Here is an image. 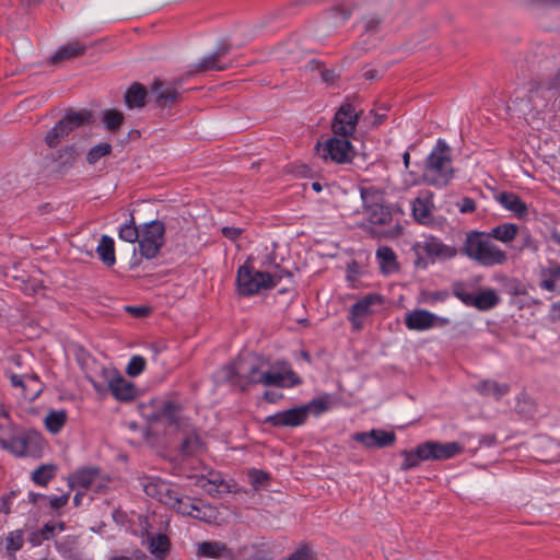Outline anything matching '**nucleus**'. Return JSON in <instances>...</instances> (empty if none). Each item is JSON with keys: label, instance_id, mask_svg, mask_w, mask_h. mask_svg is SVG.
Returning a JSON list of instances; mask_svg holds the SVG:
<instances>
[{"label": "nucleus", "instance_id": "nucleus-18", "mask_svg": "<svg viewBox=\"0 0 560 560\" xmlns=\"http://www.w3.org/2000/svg\"><path fill=\"white\" fill-rule=\"evenodd\" d=\"M384 299L382 295L372 293L368 294L352 305L350 311V320L353 326L359 329L361 327L360 319L373 312V307L376 305H382Z\"/></svg>", "mask_w": 560, "mask_h": 560}, {"label": "nucleus", "instance_id": "nucleus-8", "mask_svg": "<svg viewBox=\"0 0 560 560\" xmlns=\"http://www.w3.org/2000/svg\"><path fill=\"white\" fill-rule=\"evenodd\" d=\"M165 228L161 221L144 223L140 229L139 252L147 259L154 258L164 244Z\"/></svg>", "mask_w": 560, "mask_h": 560}, {"label": "nucleus", "instance_id": "nucleus-6", "mask_svg": "<svg viewBox=\"0 0 560 560\" xmlns=\"http://www.w3.org/2000/svg\"><path fill=\"white\" fill-rule=\"evenodd\" d=\"M45 442L42 434L36 430L14 431L7 451L16 457L40 456Z\"/></svg>", "mask_w": 560, "mask_h": 560}, {"label": "nucleus", "instance_id": "nucleus-52", "mask_svg": "<svg viewBox=\"0 0 560 560\" xmlns=\"http://www.w3.org/2000/svg\"><path fill=\"white\" fill-rule=\"evenodd\" d=\"M457 207L462 213H471L476 209V203L471 198L465 197L457 203Z\"/></svg>", "mask_w": 560, "mask_h": 560}, {"label": "nucleus", "instance_id": "nucleus-59", "mask_svg": "<svg viewBox=\"0 0 560 560\" xmlns=\"http://www.w3.org/2000/svg\"><path fill=\"white\" fill-rule=\"evenodd\" d=\"M28 393H30V389H28V386L24 385L20 387V389L18 390V395L25 399V400H28L30 401V398H28Z\"/></svg>", "mask_w": 560, "mask_h": 560}, {"label": "nucleus", "instance_id": "nucleus-62", "mask_svg": "<svg viewBox=\"0 0 560 560\" xmlns=\"http://www.w3.org/2000/svg\"><path fill=\"white\" fill-rule=\"evenodd\" d=\"M444 296H445V294H442V293H433L430 295V298L427 301L433 302V301H438V300H443Z\"/></svg>", "mask_w": 560, "mask_h": 560}, {"label": "nucleus", "instance_id": "nucleus-61", "mask_svg": "<svg viewBox=\"0 0 560 560\" xmlns=\"http://www.w3.org/2000/svg\"><path fill=\"white\" fill-rule=\"evenodd\" d=\"M83 495H84V492H83V491H81V490H78V491H77V493H75V495H74V498H73V503H74V505H77V506H78V505H80V504H81V500H82Z\"/></svg>", "mask_w": 560, "mask_h": 560}, {"label": "nucleus", "instance_id": "nucleus-60", "mask_svg": "<svg viewBox=\"0 0 560 560\" xmlns=\"http://www.w3.org/2000/svg\"><path fill=\"white\" fill-rule=\"evenodd\" d=\"M128 311L137 316H142L147 313V310L140 307H128Z\"/></svg>", "mask_w": 560, "mask_h": 560}, {"label": "nucleus", "instance_id": "nucleus-33", "mask_svg": "<svg viewBox=\"0 0 560 560\" xmlns=\"http://www.w3.org/2000/svg\"><path fill=\"white\" fill-rule=\"evenodd\" d=\"M518 226L514 223H503L493 228L488 234L491 238L502 243H509L515 238Z\"/></svg>", "mask_w": 560, "mask_h": 560}, {"label": "nucleus", "instance_id": "nucleus-9", "mask_svg": "<svg viewBox=\"0 0 560 560\" xmlns=\"http://www.w3.org/2000/svg\"><path fill=\"white\" fill-rule=\"evenodd\" d=\"M91 121V114L85 109L69 112L58 121L46 135L45 142L48 147L54 148L59 140L72 130Z\"/></svg>", "mask_w": 560, "mask_h": 560}, {"label": "nucleus", "instance_id": "nucleus-28", "mask_svg": "<svg viewBox=\"0 0 560 560\" xmlns=\"http://www.w3.org/2000/svg\"><path fill=\"white\" fill-rule=\"evenodd\" d=\"M499 301L500 298L493 289H485L476 293L471 306L479 311H488L494 307Z\"/></svg>", "mask_w": 560, "mask_h": 560}, {"label": "nucleus", "instance_id": "nucleus-15", "mask_svg": "<svg viewBox=\"0 0 560 560\" xmlns=\"http://www.w3.org/2000/svg\"><path fill=\"white\" fill-rule=\"evenodd\" d=\"M307 419L306 407L298 406L291 409L282 410L266 418V423L272 427L295 428L302 425Z\"/></svg>", "mask_w": 560, "mask_h": 560}, {"label": "nucleus", "instance_id": "nucleus-17", "mask_svg": "<svg viewBox=\"0 0 560 560\" xmlns=\"http://www.w3.org/2000/svg\"><path fill=\"white\" fill-rule=\"evenodd\" d=\"M352 440L361 443L366 448H382L390 446L396 441L394 432L373 429L369 432H357L352 434Z\"/></svg>", "mask_w": 560, "mask_h": 560}, {"label": "nucleus", "instance_id": "nucleus-11", "mask_svg": "<svg viewBox=\"0 0 560 560\" xmlns=\"http://www.w3.org/2000/svg\"><path fill=\"white\" fill-rule=\"evenodd\" d=\"M451 323L450 318L439 316L423 308L412 310L405 315V325L409 330L424 331L441 328Z\"/></svg>", "mask_w": 560, "mask_h": 560}, {"label": "nucleus", "instance_id": "nucleus-20", "mask_svg": "<svg viewBox=\"0 0 560 560\" xmlns=\"http://www.w3.org/2000/svg\"><path fill=\"white\" fill-rule=\"evenodd\" d=\"M228 48L222 46L217 48L214 51L206 55L197 65L200 71H222L231 66V61L228 60L226 54Z\"/></svg>", "mask_w": 560, "mask_h": 560}, {"label": "nucleus", "instance_id": "nucleus-56", "mask_svg": "<svg viewBox=\"0 0 560 560\" xmlns=\"http://www.w3.org/2000/svg\"><path fill=\"white\" fill-rule=\"evenodd\" d=\"M10 497H3L0 500V513L9 514L10 513Z\"/></svg>", "mask_w": 560, "mask_h": 560}, {"label": "nucleus", "instance_id": "nucleus-12", "mask_svg": "<svg viewBox=\"0 0 560 560\" xmlns=\"http://www.w3.org/2000/svg\"><path fill=\"white\" fill-rule=\"evenodd\" d=\"M102 375L112 395L120 401H127L136 396L135 385L127 381L118 371L102 369Z\"/></svg>", "mask_w": 560, "mask_h": 560}, {"label": "nucleus", "instance_id": "nucleus-31", "mask_svg": "<svg viewBox=\"0 0 560 560\" xmlns=\"http://www.w3.org/2000/svg\"><path fill=\"white\" fill-rule=\"evenodd\" d=\"M477 389L485 396H491L494 398H501L509 393L510 387L508 384H500L492 380L482 381L477 385Z\"/></svg>", "mask_w": 560, "mask_h": 560}, {"label": "nucleus", "instance_id": "nucleus-27", "mask_svg": "<svg viewBox=\"0 0 560 560\" xmlns=\"http://www.w3.org/2000/svg\"><path fill=\"white\" fill-rule=\"evenodd\" d=\"M96 253L102 262L112 267L116 262L114 240L110 236L103 235L96 246Z\"/></svg>", "mask_w": 560, "mask_h": 560}, {"label": "nucleus", "instance_id": "nucleus-48", "mask_svg": "<svg viewBox=\"0 0 560 560\" xmlns=\"http://www.w3.org/2000/svg\"><path fill=\"white\" fill-rule=\"evenodd\" d=\"M454 295L460 300L466 306H471L476 293L470 292L464 285L457 284L454 287Z\"/></svg>", "mask_w": 560, "mask_h": 560}, {"label": "nucleus", "instance_id": "nucleus-4", "mask_svg": "<svg viewBox=\"0 0 560 560\" xmlns=\"http://www.w3.org/2000/svg\"><path fill=\"white\" fill-rule=\"evenodd\" d=\"M281 280L279 272L269 273L254 269L247 262L237 270V291L242 295H254L276 287Z\"/></svg>", "mask_w": 560, "mask_h": 560}, {"label": "nucleus", "instance_id": "nucleus-32", "mask_svg": "<svg viewBox=\"0 0 560 560\" xmlns=\"http://www.w3.org/2000/svg\"><path fill=\"white\" fill-rule=\"evenodd\" d=\"M196 486L201 488L205 492L209 494H217L222 491L223 488H226L222 480L219 478L217 474L210 472L209 477L199 476L196 477Z\"/></svg>", "mask_w": 560, "mask_h": 560}, {"label": "nucleus", "instance_id": "nucleus-21", "mask_svg": "<svg viewBox=\"0 0 560 560\" xmlns=\"http://www.w3.org/2000/svg\"><path fill=\"white\" fill-rule=\"evenodd\" d=\"M100 478V471L96 468H82L73 472L68 477V483L71 489L81 488L83 490H86L91 488L92 486H96L97 488L100 485L97 483V480Z\"/></svg>", "mask_w": 560, "mask_h": 560}, {"label": "nucleus", "instance_id": "nucleus-35", "mask_svg": "<svg viewBox=\"0 0 560 560\" xmlns=\"http://www.w3.org/2000/svg\"><path fill=\"white\" fill-rule=\"evenodd\" d=\"M148 548L155 558H163L170 548V540L167 536L158 534L148 537Z\"/></svg>", "mask_w": 560, "mask_h": 560}, {"label": "nucleus", "instance_id": "nucleus-2", "mask_svg": "<svg viewBox=\"0 0 560 560\" xmlns=\"http://www.w3.org/2000/svg\"><path fill=\"white\" fill-rule=\"evenodd\" d=\"M462 252L469 259L486 267L501 265L506 260V254L491 242L489 234L479 231L467 233Z\"/></svg>", "mask_w": 560, "mask_h": 560}, {"label": "nucleus", "instance_id": "nucleus-42", "mask_svg": "<svg viewBox=\"0 0 560 560\" xmlns=\"http://www.w3.org/2000/svg\"><path fill=\"white\" fill-rule=\"evenodd\" d=\"M110 152L112 145L107 142H101L89 150L86 161L91 165L96 164L103 156L108 155Z\"/></svg>", "mask_w": 560, "mask_h": 560}, {"label": "nucleus", "instance_id": "nucleus-58", "mask_svg": "<svg viewBox=\"0 0 560 560\" xmlns=\"http://www.w3.org/2000/svg\"><path fill=\"white\" fill-rule=\"evenodd\" d=\"M90 382H91L93 388L96 390V393H98L100 395H104L106 393L107 386H105L92 378H90Z\"/></svg>", "mask_w": 560, "mask_h": 560}, {"label": "nucleus", "instance_id": "nucleus-23", "mask_svg": "<svg viewBox=\"0 0 560 560\" xmlns=\"http://www.w3.org/2000/svg\"><path fill=\"white\" fill-rule=\"evenodd\" d=\"M376 260L384 275L398 271L399 265L395 252L388 246H381L376 250Z\"/></svg>", "mask_w": 560, "mask_h": 560}, {"label": "nucleus", "instance_id": "nucleus-46", "mask_svg": "<svg viewBox=\"0 0 560 560\" xmlns=\"http://www.w3.org/2000/svg\"><path fill=\"white\" fill-rule=\"evenodd\" d=\"M201 450L202 444L200 440L195 435L185 439L182 445V451L186 456L198 454Z\"/></svg>", "mask_w": 560, "mask_h": 560}, {"label": "nucleus", "instance_id": "nucleus-10", "mask_svg": "<svg viewBox=\"0 0 560 560\" xmlns=\"http://www.w3.org/2000/svg\"><path fill=\"white\" fill-rule=\"evenodd\" d=\"M412 249L418 257V265L424 255L432 260H445L455 257L457 253L455 247L445 245L433 236H425L422 241L416 242Z\"/></svg>", "mask_w": 560, "mask_h": 560}, {"label": "nucleus", "instance_id": "nucleus-7", "mask_svg": "<svg viewBox=\"0 0 560 560\" xmlns=\"http://www.w3.org/2000/svg\"><path fill=\"white\" fill-rule=\"evenodd\" d=\"M360 194L364 205V215L372 224H387L392 220L390 211L384 206L382 190L373 186L361 187Z\"/></svg>", "mask_w": 560, "mask_h": 560}, {"label": "nucleus", "instance_id": "nucleus-57", "mask_svg": "<svg viewBox=\"0 0 560 560\" xmlns=\"http://www.w3.org/2000/svg\"><path fill=\"white\" fill-rule=\"evenodd\" d=\"M307 551L305 549H300L295 553L291 555L288 560H306Z\"/></svg>", "mask_w": 560, "mask_h": 560}, {"label": "nucleus", "instance_id": "nucleus-24", "mask_svg": "<svg viewBox=\"0 0 560 560\" xmlns=\"http://www.w3.org/2000/svg\"><path fill=\"white\" fill-rule=\"evenodd\" d=\"M68 413L65 409H54L48 411L44 418V425L51 434H58L65 427Z\"/></svg>", "mask_w": 560, "mask_h": 560}, {"label": "nucleus", "instance_id": "nucleus-51", "mask_svg": "<svg viewBox=\"0 0 560 560\" xmlns=\"http://www.w3.org/2000/svg\"><path fill=\"white\" fill-rule=\"evenodd\" d=\"M268 475L261 470L253 469L248 472L250 483L257 488L267 480Z\"/></svg>", "mask_w": 560, "mask_h": 560}, {"label": "nucleus", "instance_id": "nucleus-3", "mask_svg": "<svg viewBox=\"0 0 560 560\" xmlns=\"http://www.w3.org/2000/svg\"><path fill=\"white\" fill-rule=\"evenodd\" d=\"M453 173L451 150L444 141L439 140L427 158L423 179L432 186L443 187L452 180Z\"/></svg>", "mask_w": 560, "mask_h": 560}, {"label": "nucleus", "instance_id": "nucleus-53", "mask_svg": "<svg viewBox=\"0 0 560 560\" xmlns=\"http://www.w3.org/2000/svg\"><path fill=\"white\" fill-rule=\"evenodd\" d=\"M69 501V493H65L62 495H52L49 499L50 506L52 509H60L65 506Z\"/></svg>", "mask_w": 560, "mask_h": 560}, {"label": "nucleus", "instance_id": "nucleus-45", "mask_svg": "<svg viewBox=\"0 0 560 560\" xmlns=\"http://www.w3.org/2000/svg\"><path fill=\"white\" fill-rule=\"evenodd\" d=\"M55 476V467L43 465L33 472V481L46 486Z\"/></svg>", "mask_w": 560, "mask_h": 560}, {"label": "nucleus", "instance_id": "nucleus-25", "mask_svg": "<svg viewBox=\"0 0 560 560\" xmlns=\"http://www.w3.org/2000/svg\"><path fill=\"white\" fill-rule=\"evenodd\" d=\"M540 287L547 291H556L557 282H560V264L550 262L540 271Z\"/></svg>", "mask_w": 560, "mask_h": 560}, {"label": "nucleus", "instance_id": "nucleus-40", "mask_svg": "<svg viewBox=\"0 0 560 560\" xmlns=\"http://www.w3.org/2000/svg\"><path fill=\"white\" fill-rule=\"evenodd\" d=\"M15 428L5 412L0 413V446L7 451V446L14 434Z\"/></svg>", "mask_w": 560, "mask_h": 560}, {"label": "nucleus", "instance_id": "nucleus-63", "mask_svg": "<svg viewBox=\"0 0 560 560\" xmlns=\"http://www.w3.org/2000/svg\"><path fill=\"white\" fill-rule=\"evenodd\" d=\"M264 397H265V399H266L267 401H270V402H275V401H276V398H277V397H276V395H275L273 393H271V392H266V393L264 394Z\"/></svg>", "mask_w": 560, "mask_h": 560}, {"label": "nucleus", "instance_id": "nucleus-34", "mask_svg": "<svg viewBox=\"0 0 560 560\" xmlns=\"http://www.w3.org/2000/svg\"><path fill=\"white\" fill-rule=\"evenodd\" d=\"M423 448V443H421L412 451H402L401 456L404 457V462L401 469L409 470L417 467L421 462L428 460V458L424 457V453L421 451Z\"/></svg>", "mask_w": 560, "mask_h": 560}, {"label": "nucleus", "instance_id": "nucleus-49", "mask_svg": "<svg viewBox=\"0 0 560 560\" xmlns=\"http://www.w3.org/2000/svg\"><path fill=\"white\" fill-rule=\"evenodd\" d=\"M63 528L65 527H63L62 523H56V522L47 523L42 530V536L44 539L48 540L54 537L56 532L60 533L63 530Z\"/></svg>", "mask_w": 560, "mask_h": 560}, {"label": "nucleus", "instance_id": "nucleus-50", "mask_svg": "<svg viewBox=\"0 0 560 560\" xmlns=\"http://www.w3.org/2000/svg\"><path fill=\"white\" fill-rule=\"evenodd\" d=\"M303 407H306L307 416L310 415V412L319 415L326 410L327 404L323 399H313L308 404L303 405Z\"/></svg>", "mask_w": 560, "mask_h": 560}, {"label": "nucleus", "instance_id": "nucleus-16", "mask_svg": "<svg viewBox=\"0 0 560 560\" xmlns=\"http://www.w3.org/2000/svg\"><path fill=\"white\" fill-rule=\"evenodd\" d=\"M143 490L148 497L154 498L165 505L177 502V492L173 487L159 478H149L143 482Z\"/></svg>", "mask_w": 560, "mask_h": 560}, {"label": "nucleus", "instance_id": "nucleus-41", "mask_svg": "<svg viewBox=\"0 0 560 560\" xmlns=\"http://www.w3.org/2000/svg\"><path fill=\"white\" fill-rule=\"evenodd\" d=\"M118 236L121 241L128 243L139 242L140 230L135 225L133 218L131 217L129 222L120 226Z\"/></svg>", "mask_w": 560, "mask_h": 560}, {"label": "nucleus", "instance_id": "nucleus-13", "mask_svg": "<svg viewBox=\"0 0 560 560\" xmlns=\"http://www.w3.org/2000/svg\"><path fill=\"white\" fill-rule=\"evenodd\" d=\"M358 125V113L351 104H343L335 114L331 130L334 135L350 138Z\"/></svg>", "mask_w": 560, "mask_h": 560}, {"label": "nucleus", "instance_id": "nucleus-19", "mask_svg": "<svg viewBox=\"0 0 560 560\" xmlns=\"http://www.w3.org/2000/svg\"><path fill=\"white\" fill-rule=\"evenodd\" d=\"M5 376L10 380V384L16 390L20 389L21 386H28L30 393L28 398L30 401L35 400L40 393L43 392V384L39 381V377L36 374H15L12 372H5Z\"/></svg>", "mask_w": 560, "mask_h": 560}, {"label": "nucleus", "instance_id": "nucleus-38", "mask_svg": "<svg viewBox=\"0 0 560 560\" xmlns=\"http://www.w3.org/2000/svg\"><path fill=\"white\" fill-rule=\"evenodd\" d=\"M85 50V47L80 43H68L58 48L52 57V61L65 60L80 56Z\"/></svg>", "mask_w": 560, "mask_h": 560}, {"label": "nucleus", "instance_id": "nucleus-43", "mask_svg": "<svg viewBox=\"0 0 560 560\" xmlns=\"http://www.w3.org/2000/svg\"><path fill=\"white\" fill-rule=\"evenodd\" d=\"M124 115L116 109H106L103 112V122L108 130H116L122 124Z\"/></svg>", "mask_w": 560, "mask_h": 560}, {"label": "nucleus", "instance_id": "nucleus-44", "mask_svg": "<svg viewBox=\"0 0 560 560\" xmlns=\"http://www.w3.org/2000/svg\"><path fill=\"white\" fill-rule=\"evenodd\" d=\"M225 546L220 542H202L198 546V553L203 557L217 558L224 553Z\"/></svg>", "mask_w": 560, "mask_h": 560}, {"label": "nucleus", "instance_id": "nucleus-47", "mask_svg": "<svg viewBox=\"0 0 560 560\" xmlns=\"http://www.w3.org/2000/svg\"><path fill=\"white\" fill-rule=\"evenodd\" d=\"M145 368V360L140 355H133L127 364L126 372L129 376L140 375Z\"/></svg>", "mask_w": 560, "mask_h": 560}, {"label": "nucleus", "instance_id": "nucleus-29", "mask_svg": "<svg viewBox=\"0 0 560 560\" xmlns=\"http://www.w3.org/2000/svg\"><path fill=\"white\" fill-rule=\"evenodd\" d=\"M431 196L418 197L412 202V213L415 219L420 223H428L431 218Z\"/></svg>", "mask_w": 560, "mask_h": 560}, {"label": "nucleus", "instance_id": "nucleus-37", "mask_svg": "<svg viewBox=\"0 0 560 560\" xmlns=\"http://www.w3.org/2000/svg\"><path fill=\"white\" fill-rule=\"evenodd\" d=\"M147 92L140 84L131 85L126 94L125 102L128 108L141 107L144 104Z\"/></svg>", "mask_w": 560, "mask_h": 560}, {"label": "nucleus", "instance_id": "nucleus-5", "mask_svg": "<svg viewBox=\"0 0 560 560\" xmlns=\"http://www.w3.org/2000/svg\"><path fill=\"white\" fill-rule=\"evenodd\" d=\"M315 149L318 156L324 161L337 164L350 163L355 156L350 139L336 135L324 142H318Z\"/></svg>", "mask_w": 560, "mask_h": 560}, {"label": "nucleus", "instance_id": "nucleus-14", "mask_svg": "<svg viewBox=\"0 0 560 560\" xmlns=\"http://www.w3.org/2000/svg\"><path fill=\"white\" fill-rule=\"evenodd\" d=\"M424 457L428 460H446L453 458L464 451V445L458 442L440 443L436 441H428L423 443Z\"/></svg>", "mask_w": 560, "mask_h": 560}, {"label": "nucleus", "instance_id": "nucleus-1", "mask_svg": "<svg viewBox=\"0 0 560 560\" xmlns=\"http://www.w3.org/2000/svg\"><path fill=\"white\" fill-rule=\"evenodd\" d=\"M220 378L232 382L241 389L258 384L266 387H292L301 382L287 363L277 362L270 365L268 361L254 354L240 358L223 368Z\"/></svg>", "mask_w": 560, "mask_h": 560}, {"label": "nucleus", "instance_id": "nucleus-54", "mask_svg": "<svg viewBox=\"0 0 560 560\" xmlns=\"http://www.w3.org/2000/svg\"><path fill=\"white\" fill-rule=\"evenodd\" d=\"M222 233L225 237L230 240H236L241 235L242 230L234 226H224L222 229Z\"/></svg>", "mask_w": 560, "mask_h": 560}, {"label": "nucleus", "instance_id": "nucleus-55", "mask_svg": "<svg viewBox=\"0 0 560 560\" xmlns=\"http://www.w3.org/2000/svg\"><path fill=\"white\" fill-rule=\"evenodd\" d=\"M380 24V20L376 18H370L364 21V28L369 32H372Z\"/></svg>", "mask_w": 560, "mask_h": 560}, {"label": "nucleus", "instance_id": "nucleus-39", "mask_svg": "<svg viewBox=\"0 0 560 560\" xmlns=\"http://www.w3.org/2000/svg\"><path fill=\"white\" fill-rule=\"evenodd\" d=\"M152 92L159 100H163L166 102H172L176 100L178 95V91L174 85L161 81L154 82L152 86Z\"/></svg>", "mask_w": 560, "mask_h": 560}, {"label": "nucleus", "instance_id": "nucleus-30", "mask_svg": "<svg viewBox=\"0 0 560 560\" xmlns=\"http://www.w3.org/2000/svg\"><path fill=\"white\" fill-rule=\"evenodd\" d=\"M168 506L183 515L191 516L198 520H203L206 517V514L201 512V510L191 501V499H183L178 493L177 502L175 504H170Z\"/></svg>", "mask_w": 560, "mask_h": 560}, {"label": "nucleus", "instance_id": "nucleus-26", "mask_svg": "<svg viewBox=\"0 0 560 560\" xmlns=\"http://www.w3.org/2000/svg\"><path fill=\"white\" fill-rule=\"evenodd\" d=\"M179 409L172 402L162 404L156 413L148 416L149 421H156L163 424H173L178 419Z\"/></svg>", "mask_w": 560, "mask_h": 560}, {"label": "nucleus", "instance_id": "nucleus-64", "mask_svg": "<svg viewBox=\"0 0 560 560\" xmlns=\"http://www.w3.org/2000/svg\"><path fill=\"white\" fill-rule=\"evenodd\" d=\"M322 78H323L324 81L329 82V81L332 80V74L327 72V71L326 72H322Z\"/></svg>", "mask_w": 560, "mask_h": 560}, {"label": "nucleus", "instance_id": "nucleus-36", "mask_svg": "<svg viewBox=\"0 0 560 560\" xmlns=\"http://www.w3.org/2000/svg\"><path fill=\"white\" fill-rule=\"evenodd\" d=\"M23 532L12 530L8 533L5 537V550L8 553V560H16V551L23 546Z\"/></svg>", "mask_w": 560, "mask_h": 560}, {"label": "nucleus", "instance_id": "nucleus-22", "mask_svg": "<svg viewBox=\"0 0 560 560\" xmlns=\"http://www.w3.org/2000/svg\"><path fill=\"white\" fill-rule=\"evenodd\" d=\"M494 200L505 210L512 212L517 218H524L527 214L526 203L514 192L500 191L494 195Z\"/></svg>", "mask_w": 560, "mask_h": 560}]
</instances>
